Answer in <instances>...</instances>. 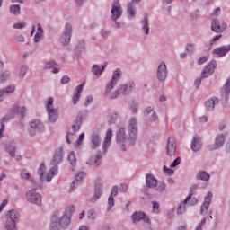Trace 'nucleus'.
I'll use <instances>...</instances> for the list:
<instances>
[{
	"label": "nucleus",
	"instance_id": "1",
	"mask_svg": "<svg viewBox=\"0 0 230 230\" xmlns=\"http://www.w3.org/2000/svg\"><path fill=\"white\" fill-rule=\"evenodd\" d=\"M128 130V138H127V133L123 128H120L116 133V141L122 152H125V145H127L128 141L130 146H134L136 141H137V119L136 118H131L129 120Z\"/></svg>",
	"mask_w": 230,
	"mask_h": 230
},
{
	"label": "nucleus",
	"instance_id": "2",
	"mask_svg": "<svg viewBox=\"0 0 230 230\" xmlns=\"http://www.w3.org/2000/svg\"><path fill=\"white\" fill-rule=\"evenodd\" d=\"M71 224V217L64 216L61 218L54 215L51 218L50 229L51 230H61L66 229Z\"/></svg>",
	"mask_w": 230,
	"mask_h": 230
},
{
	"label": "nucleus",
	"instance_id": "3",
	"mask_svg": "<svg viewBox=\"0 0 230 230\" xmlns=\"http://www.w3.org/2000/svg\"><path fill=\"white\" fill-rule=\"evenodd\" d=\"M62 154H63L62 149L56 151L53 161H52V165L54 166L49 171L47 174V177H46L47 182H51V179H53V177L57 175L58 172V167L57 166V164L62 163Z\"/></svg>",
	"mask_w": 230,
	"mask_h": 230
},
{
	"label": "nucleus",
	"instance_id": "4",
	"mask_svg": "<svg viewBox=\"0 0 230 230\" xmlns=\"http://www.w3.org/2000/svg\"><path fill=\"white\" fill-rule=\"evenodd\" d=\"M46 111L48 112L49 120L51 123H54V121H57L58 118V109L55 108L53 106V98L49 97L48 99V102H46Z\"/></svg>",
	"mask_w": 230,
	"mask_h": 230
},
{
	"label": "nucleus",
	"instance_id": "5",
	"mask_svg": "<svg viewBox=\"0 0 230 230\" xmlns=\"http://www.w3.org/2000/svg\"><path fill=\"white\" fill-rule=\"evenodd\" d=\"M136 88V84L134 83H129V85H121L111 97V100H114V98H118L119 94H130L131 91H134Z\"/></svg>",
	"mask_w": 230,
	"mask_h": 230
},
{
	"label": "nucleus",
	"instance_id": "6",
	"mask_svg": "<svg viewBox=\"0 0 230 230\" xmlns=\"http://www.w3.org/2000/svg\"><path fill=\"white\" fill-rule=\"evenodd\" d=\"M28 202L36 204L37 206H42V196L35 191V189L29 190L26 194Z\"/></svg>",
	"mask_w": 230,
	"mask_h": 230
},
{
	"label": "nucleus",
	"instance_id": "7",
	"mask_svg": "<svg viewBox=\"0 0 230 230\" xmlns=\"http://www.w3.org/2000/svg\"><path fill=\"white\" fill-rule=\"evenodd\" d=\"M121 15H123V7L119 0H115L111 8V21H118Z\"/></svg>",
	"mask_w": 230,
	"mask_h": 230
},
{
	"label": "nucleus",
	"instance_id": "8",
	"mask_svg": "<svg viewBox=\"0 0 230 230\" xmlns=\"http://www.w3.org/2000/svg\"><path fill=\"white\" fill-rule=\"evenodd\" d=\"M73 31V27L71 26V24L66 23L64 32L62 34V36L60 37V42L62 44V46H67V44H69V42H71V33Z\"/></svg>",
	"mask_w": 230,
	"mask_h": 230
},
{
	"label": "nucleus",
	"instance_id": "9",
	"mask_svg": "<svg viewBox=\"0 0 230 230\" xmlns=\"http://www.w3.org/2000/svg\"><path fill=\"white\" fill-rule=\"evenodd\" d=\"M119 78H121V70L117 69L113 72L111 80L106 86L105 94H109V93H111V91H112V89H114V85H116V84H118V80H119Z\"/></svg>",
	"mask_w": 230,
	"mask_h": 230
},
{
	"label": "nucleus",
	"instance_id": "10",
	"mask_svg": "<svg viewBox=\"0 0 230 230\" xmlns=\"http://www.w3.org/2000/svg\"><path fill=\"white\" fill-rule=\"evenodd\" d=\"M177 152V140L173 137H170L167 141L166 154L167 155H175Z\"/></svg>",
	"mask_w": 230,
	"mask_h": 230
},
{
	"label": "nucleus",
	"instance_id": "11",
	"mask_svg": "<svg viewBox=\"0 0 230 230\" xmlns=\"http://www.w3.org/2000/svg\"><path fill=\"white\" fill-rule=\"evenodd\" d=\"M217 68V61H211L208 65L204 68L201 74V78H208L211 76V74L215 72Z\"/></svg>",
	"mask_w": 230,
	"mask_h": 230
},
{
	"label": "nucleus",
	"instance_id": "12",
	"mask_svg": "<svg viewBox=\"0 0 230 230\" xmlns=\"http://www.w3.org/2000/svg\"><path fill=\"white\" fill-rule=\"evenodd\" d=\"M131 218L134 224H136V222H141V220H143V222H146V224H150V218H148V217H146V214H145L144 212H135L132 215Z\"/></svg>",
	"mask_w": 230,
	"mask_h": 230
},
{
	"label": "nucleus",
	"instance_id": "13",
	"mask_svg": "<svg viewBox=\"0 0 230 230\" xmlns=\"http://www.w3.org/2000/svg\"><path fill=\"white\" fill-rule=\"evenodd\" d=\"M212 199H213V193L208 192V195L205 197V201L203 202L200 208L201 215H206L208 213V209H209V204H211Z\"/></svg>",
	"mask_w": 230,
	"mask_h": 230
},
{
	"label": "nucleus",
	"instance_id": "14",
	"mask_svg": "<svg viewBox=\"0 0 230 230\" xmlns=\"http://www.w3.org/2000/svg\"><path fill=\"white\" fill-rule=\"evenodd\" d=\"M166 76H168V70H166V65L162 63L158 66L157 78L160 82H164V80H166Z\"/></svg>",
	"mask_w": 230,
	"mask_h": 230
},
{
	"label": "nucleus",
	"instance_id": "15",
	"mask_svg": "<svg viewBox=\"0 0 230 230\" xmlns=\"http://www.w3.org/2000/svg\"><path fill=\"white\" fill-rule=\"evenodd\" d=\"M84 85L85 82H83L76 87L75 91L74 92V95L72 98L74 105H76L77 102H80V96H82V91H84Z\"/></svg>",
	"mask_w": 230,
	"mask_h": 230
},
{
	"label": "nucleus",
	"instance_id": "16",
	"mask_svg": "<svg viewBox=\"0 0 230 230\" xmlns=\"http://www.w3.org/2000/svg\"><path fill=\"white\" fill-rule=\"evenodd\" d=\"M224 143H226L224 135H218L215 144L208 146V150H217V148H220V146H223Z\"/></svg>",
	"mask_w": 230,
	"mask_h": 230
},
{
	"label": "nucleus",
	"instance_id": "17",
	"mask_svg": "<svg viewBox=\"0 0 230 230\" xmlns=\"http://www.w3.org/2000/svg\"><path fill=\"white\" fill-rule=\"evenodd\" d=\"M226 27L227 25L226 23L220 25V22H218L217 19H214L212 21L211 30L212 31H215V33H222V31H224V29Z\"/></svg>",
	"mask_w": 230,
	"mask_h": 230
},
{
	"label": "nucleus",
	"instance_id": "18",
	"mask_svg": "<svg viewBox=\"0 0 230 230\" xmlns=\"http://www.w3.org/2000/svg\"><path fill=\"white\" fill-rule=\"evenodd\" d=\"M141 0H132L131 3L128 5V15L130 19L136 16V4H139Z\"/></svg>",
	"mask_w": 230,
	"mask_h": 230
},
{
	"label": "nucleus",
	"instance_id": "19",
	"mask_svg": "<svg viewBox=\"0 0 230 230\" xmlns=\"http://www.w3.org/2000/svg\"><path fill=\"white\" fill-rule=\"evenodd\" d=\"M228 51H230V45L215 49L213 50V54L217 55V57L222 58V57H226V55H227Z\"/></svg>",
	"mask_w": 230,
	"mask_h": 230
},
{
	"label": "nucleus",
	"instance_id": "20",
	"mask_svg": "<svg viewBox=\"0 0 230 230\" xmlns=\"http://www.w3.org/2000/svg\"><path fill=\"white\" fill-rule=\"evenodd\" d=\"M117 195H118V187L114 186L111 189V196L108 199L107 211H110L111 209H112V207L114 206V197H116Z\"/></svg>",
	"mask_w": 230,
	"mask_h": 230
},
{
	"label": "nucleus",
	"instance_id": "21",
	"mask_svg": "<svg viewBox=\"0 0 230 230\" xmlns=\"http://www.w3.org/2000/svg\"><path fill=\"white\" fill-rule=\"evenodd\" d=\"M200 148H202V144L200 142V137L196 136L193 137V140L191 143V150H193V152H199Z\"/></svg>",
	"mask_w": 230,
	"mask_h": 230
},
{
	"label": "nucleus",
	"instance_id": "22",
	"mask_svg": "<svg viewBox=\"0 0 230 230\" xmlns=\"http://www.w3.org/2000/svg\"><path fill=\"white\" fill-rule=\"evenodd\" d=\"M111 140H112V130L108 129L104 142H103V152H107V148L111 146Z\"/></svg>",
	"mask_w": 230,
	"mask_h": 230
},
{
	"label": "nucleus",
	"instance_id": "23",
	"mask_svg": "<svg viewBox=\"0 0 230 230\" xmlns=\"http://www.w3.org/2000/svg\"><path fill=\"white\" fill-rule=\"evenodd\" d=\"M193 195V190H191L189 194V196L185 199L184 202L180 204L177 213L178 215H182L186 211V203L191 199V196Z\"/></svg>",
	"mask_w": 230,
	"mask_h": 230
},
{
	"label": "nucleus",
	"instance_id": "24",
	"mask_svg": "<svg viewBox=\"0 0 230 230\" xmlns=\"http://www.w3.org/2000/svg\"><path fill=\"white\" fill-rule=\"evenodd\" d=\"M147 188H155L157 186V179L152 174H147L146 178Z\"/></svg>",
	"mask_w": 230,
	"mask_h": 230
},
{
	"label": "nucleus",
	"instance_id": "25",
	"mask_svg": "<svg viewBox=\"0 0 230 230\" xmlns=\"http://www.w3.org/2000/svg\"><path fill=\"white\" fill-rule=\"evenodd\" d=\"M13 91H15L14 85H11L6 87L5 89L0 90V102H3V100H4V96H6V94H12Z\"/></svg>",
	"mask_w": 230,
	"mask_h": 230
},
{
	"label": "nucleus",
	"instance_id": "26",
	"mask_svg": "<svg viewBox=\"0 0 230 230\" xmlns=\"http://www.w3.org/2000/svg\"><path fill=\"white\" fill-rule=\"evenodd\" d=\"M229 93H230V79H227L223 88L221 89V96H223L225 100H227V96H229Z\"/></svg>",
	"mask_w": 230,
	"mask_h": 230
},
{
	"label": "nucleus",
	"instance_id": "27",
	"mask_svg": "<svg viewBox=\"0 0 230 230\" xmlns=\"http://www.w3.org/2000/svg\"><path fill=\"white\" fill-rule=\"evenodd\" d=\"M12 114H20L22 118H24L26 114V108L23 106H14L11 111Z\"/></svg>",
	"mask_w": 230,
	"mask_h": 230
},
{
	"label": "nucleus",
	"instance_id": "28",
	"mask_svg": "<svg viewBox=\"0 0 230 230\" xmlns=\"http://www.w3.org/2000/svg\"><path fill=\"white\" fill-rule=\"evenodd\" d=\"M6 152H8V154H10L11 157H14V159H16V161H21V159H22V157L19 155H15V147L13 145H9L5 147Z\"/></svg>",
	"mask_w": 230,
	"mask_h": 230
},
{
	"label": "nucleus",
	"instance_id": "29",
	"mask_svg": "<svg viewBox=\"0 0 230 230\" xmlns=\"http://www.w3.org/2000/svg\"><path fill=\"white\" fill-rule=\"evenodd\" d=\"M217 103H218V99L211 98L205 102V107H206V109H208V111H213V109H215V105H217Z\"/></svg>",
	"mask_w": 230,
	"mask_h": 230
},
{
	"label": "nucleus",
	"instance_id": "30",
	"mask_svg": "<svg viewBox=\"0 0 230 230\" xmlns=\"http://www.w3.org/2000/svg\"><path fill=\"white\" fill-rule=\"evenodd\" d=\"M7 220H11L17 224V221L19 220V212L16 210H11L7 214Z\"/></svg>",
	"mask_w": 230,
	"mask_h": 230
},
{
	"label": "nucleus",
	"instance_id": "31",
	"mask_svg": "<svg viewBox=\"0 0 230 230\" xmlns=\"http://www.w3.org/2000/svg\"><path fill=\"white\" fill-rule=\"evenodd\" d=\"M31 130L30 134L31 136H35V132L31 133V130H37V128H40L42 127V123H40V120H32L30 123Z\"/></svg>",
	"mask_w": 230,
	"mask_h": 230
},
{
	"label": "nucleus",
	"instance_id": "32",
	"mask_svg": "<svg viewBox=\"0 0 230 230\" xmlns=\"http://www.w3.org/2000/svg\"><path fill=\"white\" fill-rule=\"evenodd\" d=\"M103 69H105V65H102V66L98 65H93L92 72L93 73V75H95V76H100V75L103 73Z\"/></svg>",
	"mask_w": 230,
	"mask_h": 230
},
{
	"label": "nucleus",
	"instance_id": "33",
	"mask_svg": "<svg viewBox=\"0 0 230 230\" xmlns=\"http://www.w3.org/2000/svg\"><path fill=\"white\" fill-rule=\"evenodd\" d=\"M44 31L42 30V26H40V23H38V31L34 36V42H40V39H42Z\"/></svg>",
	"mask_w": 230,
	"mask_h": 230
},
{
	"label": "nucleus",
	"instance_id": "34",
	"mask_svg": "<svg viewBox=\"0 0 230 230\" xmlns=\"http://www.w3.org/2000/svg\"><path fill=\"white\" fill-rule=\"evenodd\" d=\"M92 143L93 145V148H98V146H100V135L93 133L92 135Z\"/></svg>",
	"mask_w": 230,
	"mask_h": 230
},
{
	"label": "nucleus",
	"instance_id": "35",
	"mask_svg": "<svg viewBox=\"0 0 230 230\" xmlns=\"http://www.w3.org/2000/svg\"><path fill=\"white\" fill-rule=\"evenodd\" d=\"M198 181H209V174L204 171H200L197 174Z\"/></svg>",
	"mask_w": 230,
	"mask_h": 230
},
{
	"label": "nucleus",
	"instance_id": "36",
	"mask_svg": "<svg viewBox=\"0 0 230 230\" xmlns=\"http://www.w3.org/2000/svg\"><path fill=\"white\" fill-rule=\"evenodd\" d=\"M5 229L7 230H17V223L7 219L6 223H5Z\"/></svg>",
	"mask_w": 230,
	"mask_h": 230
},
{
	"label": "nucleus",
	"instance_id": "37",
	"mask_svg": "<svg viewBox=\"0 0 230 230\" xmlns=\"http://www.w3.org/2000/svg\"><path fill=\"white\" fill-rule=\"evenodd\" d=\"M84 177H85V172H80L75 175V181L72 182V186H75L78 184V182H82Z\"/></svg>",
	"mask_w": 230,
	"mask_h": 230
},
{
	"label": "nucleus",
	"instance_id": "38",
	"mask_svg": "<svg viewBox=\"0 0 230 230\" xmlns=\"http://www.w3.org/2000/svg\"><path fill=\"white\" fill-rule=\"evenodd\" d=\"M55 67H57V63L55 61H50L45 64V69L53 68L52 73H58V69Z\"/></svg>",
	"mask_w": 230,
	"mask_h": 230
},
{
	"label": "nucleus",
	"instance_id": "39",
	"mask_svg": "<svg viewBox=\"0 0 230 230\" xmlns=\"http://www.w3.org/2000/svg\"><path fill=\"white\" fill-rule=\"evenodd\" d=\"M80 125H82V116H78L75 120V124L72 126L73 132H76V130H80Z\"/></svg>",
	"mask_w": 230,
	"mask_h": 230
},
{
	"label": "nucleus",
	"instance_id": "40",
	"mask_svg": "<svg viewBox=\"0 0 230 230\" xmlns=\"http://www.w3.org/2000/svg\"><path fill=\"white\" fill-rule=\"evenodd\" d=\"M98 184H100V180H97L95 181V193L93 199H100V197H102V190L100 189Z\"/></svg>",
	"mask_w": 230,
	"mask_h": 230
},
{
	"label": "nucleus",
	"instance_id": "41",
	"mask_svg": "<svg viewBox=\"0 0 230 230\" xmlns=\"http://www.w3.org/2000/svg\"><path fill=\"white\" fill-rule=\"evenodd\" d=\"M143 30H144L146 35H148V33L150 31V28L148 27V16L146 14L145 15V20L143 22Z\"/></svg>",
	"mask_w": 230,
	"mask_h": 230
},
{
	"label": "nucleus",
	"instance_id": "42",
	"mask_svg": "<svg viewBox=\"0 0 230 230\" xmlns=\"http://www.w3.org/2000/svg\"><path fill=\"white\" fill-rule=\"evenodd\" d=\"M11 13H13V15H19L21 13V7L19 5H13L10 8Z\"/></svg>",
	"mask_w": 230,
	"mask_h": 230
},
{
	"label": "nucleus",
	"instance_id": "43",
	"mask_svg": "<svg viewBox=\"0 0 230 230\" xmlns=\"http://www.w3.org/2000/svg\"><path fill=\"white\" fill-rule=\"evenodd\" d=\"M21 177L25 181L30 180V177H31L30 172H28V170L26 169H23L21 172Z\"/></svg>",
	"mask_w": 230,
	"mask_h": 230
},
{
	"label": "nucleus",
	"instance_id": "44",
	"mask_svg": "<svg viewBox=\"0 0 230 230\" xmlns=\"http://www.w3.org/2000/svg\"><path fill=\"white\" fill-rule=\"evenodd\" d=\"M44 172H46V164L44 163H42L40 165V168L38 170V173L40 177V179H42L43 175H44Z\"/></svg>",
	"mask_w": 230,
	"mask_h": 230
},
{
	"label": "nucleus",
	"instance_id": "45",
	"mask_svg": "<svg viewBox=\"0 0 230 230\" xmlns=\"http://www.w3.org/2000/svg\"><path fill=\"white\" fill-rule=\"evenodd\" d=\"M6 121H8V118L2 119L0 128V139L1 137H3V132L4 131V123H6Z\"/></svg>",
	"mask_w": 230,
	"mask_h": 230
},
{
	"label": "nucleus",
	"instance_id": "46",
	"mask_svg": "<svg viewBox=\"0 0 230 230\" xmlns=\"http://www.w3.org/2000/svg\"><path fill=\"white\" fill-rule=\"evenodd\" d=\"M68 161L71 164H75L76 163V155H75V152H71L68 155Z\"/></svg>",
	"mask_w": 230,
	"mask_h": 230
},
{
	"label": "nucleus",
	"instance_id": "47",
	"mask_svg": "<svg viewBox=\"0 0 230 230\" xmlns=\"http://www.w3.org/2000/svg\"><path fill=\"white\" fill-rule=\"evenodd\" d=\"M27 71H28V67L26 66H22L21 72L19 74L20 78H23Z\"/></svg>",
	"mask_w": 230,
	"mask_h": 230
},
{
	"label": "nucleus",
	"instance_id": "48",
	"mask_svg": "<svg viewBox=\"0 0 230 230\" xmlns=\"http://www.w3.org/2000/svg\"><path fill=\"white\" fill-rule=\"evenodd\" d=\"M181 164V157H177L172 164L171 168H175V166H179Z\"/></svg>",
	"mask_w": 230,
	"mask_h": 230
},
{
	"label": "nucleus",
	"instance_id": "49",
	"mask_svg": "<svg viewBox=\"0 0 230 230\" xmlns=\"http://www.w3.org/2000/svg\"><path fill=\"white\" fill-rule=\"evenodd\" d=\"M10 78V74L4 73L0 76V84H3L5 80H8Z\"/></svg>",
	"mask_w": 230,
	"mask_h": 230
},
{
	"label": "nucleus",
	"instance_id": "50",
	"mask_svg": "<svg viewBox=\"0 0 230 230\" xmlns=\"http://www.w3.org/2000/svg\"><path fill=\"white\" fill-rule=\"evenodd\" d=\"M24 26H26V23L21 22L13 24L15 30H21V28H24Z\"/></svg>",
	"mask_w": 230,
	"mask_h": 230
},
{
	"label": "nucleus",
	"instance_id": "51",
	"mask_svg": "<svg viewBox=\"0 0 230 230\" xmlns=\"http://www.w3.org/2000/svg\"><path fill=\"white\" fill-rule=\"evenodd\" d=\"M153 211L154 213H159V203L157 201L153 202Z\"/></svg>",
	"mask_w": 230,
	"mask_h": 230
},
{
	"label": "nucleus",
	"instance_id": "52",
	"mask_svg": "<svg viewBox=\"0 0 230 230\" xmlns=\"http://www.w3.org/2000/svg\"><path fill=\"white\" fill-rule=\"evenodd\" d=\"M156 190L157 191H164V190H166V185L164 183H159L156 186Z\"/></svg>",
	"mask_w": 230,
	"mask_h": 230
},
{
	"label": "nucleus",
	"instance_id": "53",
	"mask_svg": "<svg viewBox=\"0 0 230 230\" xmlns=\"http://www.w3.org/2000/svg\"><path fill=\"white\" fill-rule=\"evenodd\" d=\"M84 137H85V134L81 133L79 136V139L77 140L76 146H80V145H82V141H84Z\"/></svg>",
	"mask_w": 230,
	"mask_h": 230
},
{
	"label": "nucleus",
	"instance_id": "54",
	"mask_svg": "<svg viewBox=\"0 0 230 230\" xmlns=\"http://www.w3.org/2000/svg\"><path fill=\"white\" fill-rule=\"evenodd\" d=\"M15 40L17 42H24V36H22V34H17L15 36Z\"/></svg>",
	"mask_w": 230,
	"mask_h": 230
},
{
	"label": "nucleus",
	"instance_id": "55",
	"mask_svg": "<svg viewBox=\"0 0 230 230\" xmlns=\"http://www.w3.org/2000/svg\"><path fill=\"white\" fill-rule=\"evenodd\" d=\"M208 62V57H202L198 60V64L202 66V64H206Z\"/></svg>",
	"mask_w": 230,
	"mask_h": 230
},
{
	"label": "nucleus",
	"instance_id": "56",
	"mask_svg": "<svg viewBox=\"0 0 230 230\" xmlns=\"http://www.w3.org/2000/svg\"><path fill=\"white\" fill-rule=\"evenodd\" d=\"M93 96L92 95H88L87 97H86V101H85V102H84V105H89L90 103H93Z\"/></svg>",
	"mask_w": 230,
	"mask_h": 230
},
{
	"label": "nucleus",
	"instance_id": "57",
	"mask_svg": "<svg viewBox=\"0 0 230 230\" xmlns=\"http://www.w3.org/2000/svg\"><path fill=\"white\" fill-rule=\"evenodd\" d=\"M7 204H8V199H4L2 204L0 205V213L1 211H3V209H4Z\"/></svg>",
	"mask_w": 230,
	"mask_h": 230
},
{
	"label": "nucleus",
	"instance_id": "58",
	"mask_svg": "<svg viewBox=\"0 0 230 230\" xmlns=\"http://www.w3.org/2000/svg\"><path fill=\"white\" fill-rule=\"evenodd\" d=\"M206 224V218H203L200 222V224L196 227L195 230H202V226Z\"/></svg>",
	"mask_w": 230,
	"mask_h": 230
},
{
	"label": "nucleus",
	"instance_id": "59",
	"mask_svg": "<svg viewBox=\"0 0 230 230\" xmlns=\"http://www.w3.org/2000/svg\"><path fill=\"white\" fill-rule=\"evenodd\" d=\"M95 215H96V211L95 210H89L88 211V218H94V217H95Z\"/></svg>",
	"mask_w": 230,
	"mask_h": 230
},
{
	"label": "nucleus",
	"instance_id": "60",
	"mask_svg": "<svg viewBox=\"0 0 230 230\" xmlns=\"http://www.w3.org/2000/svg\"><path fill=\"white\" fill-rule=\"evenodd\" d=\"M127 190H128V187L127 186V184L122 183L120 185L119 190L122 191V193H125V191H127Z\"/></svg>",
	"mask_w": 230,
	"mask_h": 230
},
{
	"label": "nucleus",
	"instance_id": "61",
	"mask_svg": "<svg viewBox=\"0 0 230 230\" xmlns=\"http://www.w3.org/2000/svg\"><path fill=\"white\" fill-rule=\"evenodd\" d=\"M195 49V46L192 44H188L186 47V51H193Z\"/></svg>",
	"mask_w": 230,
	"mask_h": 230
},
{
	"label": "nucleus",
	"instance_id": "62",
	"mask_svg": "<svg viewBox=\"0 0 230 230\" xmlns=\"http://www.w3.org/2000/svg\"><path fill=\"white\" fill-rule=\"evenodd\" d=\"M69 82V76L65 75L63 76V78L61 79V84H67Z\"/></svg>",
	"mask_w": 230,
	"mask_h": 230
},
{
	"label": "nucleus",
	"instance_id": "63",
	"mask_svg": "<svg viewBox=\"0 0 230 230\" xmlns=\"http://www.w3.org/2000/svg\"><path fill=\"white\" fill-rule=\"evenodd\" d=\"M150 112H152V107H147V108H146L144 114H145V116H148L150 114Z\"/></svg>",
	"mask_w": 230,
	"mask_h": 230
},
{
	"label": "nucleus",
	"instance_id": "64",
	"mask_svg": "<svg viewBox=\"0 0 230 230\" xmlns=\"http://www.w3.org/2000/svg\"><path fill=\"white\" fill-rule=\"evenodd\" d=\"M164 171L166 172L169 175H172L173 170L168 169L166 166L164 167Z\"/></svg>",
	"mask_w": 230,
	"mask_h": 230
}]
</instances>
